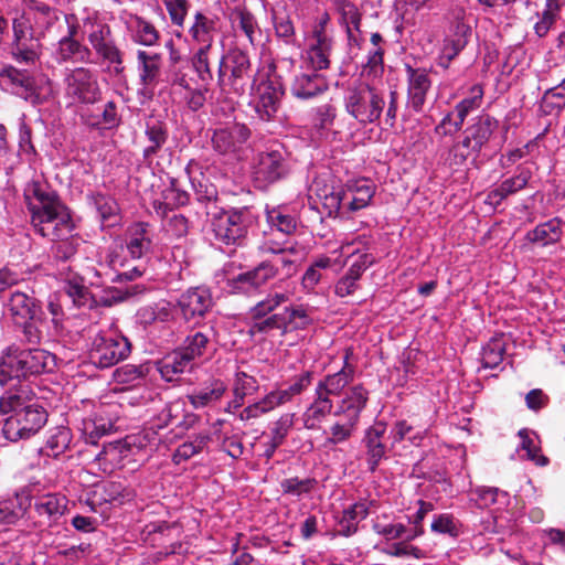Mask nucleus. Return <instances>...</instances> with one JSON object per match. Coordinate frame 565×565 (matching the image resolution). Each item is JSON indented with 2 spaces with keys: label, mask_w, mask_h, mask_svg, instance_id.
<instances>
[{
  "label": "nucleus",
  "mask_w": 565,
  "mask_h": 565,
  "mask_svg": "<svg viewBox=\"0 0 565 565\" xmlns=\"http://www.w3.org/2000/svg\"><path fill=\"white\" fill-rule=\"evenodd\" d=\"M157 214L161 215L164 220L163 227L166 232L175 238H181L188 235L190 228V222L181 213H177L173 210H167L163 203H154Z\"/></svg>",
  "instance_id": "ea45409f"
},
{
  "label": "nucleus",
  "mask_w": 565,
  "mask_h": 565,
  "mask_svg": "<svg viewBox=\"0 0 565 565\" xmlns=\"http://www.w3.org/2000/svg\"><path fill=\"white\" fill-rule=\"evenodd\" d=\"M79 23L75 15H65V31L52 51V57L58 65L68 63H87L90 61L92 50L78 39Z\"/></svg>",
  "instance_id": "1a4fd4ad"
},
{
  "label": "nucleus",
  "mask_w": 565,
  "mask_h": 565,
  "mask_svg": "<svg viewBox=\"0 0 565 565\" xmlns=\"http://www.w3.org/2000/svg\"><path fill=\"white\" fill-rule=\"evenodd\" d=\"M89 202L94 204L100 218L107 221L118 213V204L114 198L100 192H93L87 195Z\"/></svg>",
  "instance_id": "0e129e2a"
},
{
  "label": "nucleus",
  "mask_w": 565,
  "mask_h": 565,
  "mask_svg": "<svg viewBox=\"0 0 565 565\" xmlns=\"http://www.w3.org/2000/svg\"><path fill=\"white\" fill-rule=\"evenodd\" d=\"M52 243L50 250L53 260L56 263H68L75 258L84 241L74 231L70 236L56 239Z\"/></svg>",
  "instance_id": "a19ab883"
},
{
  "label": "nucleus",
  "mask_w": 565,
  "mask_h": 565,
  "mask_svg": "<svg viewBox=\"0 0 565 565\" xmlns=\"http://www.w3.org/2000/svg\"><path fill=\"white\" fill-rule=\"evenodd\" d=\"M26 501V498L23 501L19 495H15L14 499L0 501V524L11 525L17 523L30 505Z\"/></svg>",
  "instance_id": "603ef678"
},
{
  "label": "nucleus",
  "mask_w": 565,
  "mask_h": 565,
  "mask_svg": "<svg viewBox=\"0 0 565 565\" xmlns=\"http://www.w3.org/2000/svg\"><path fill=\"white\" fill-rule=\"evenodd\" d=\"M212 45L205 44L193 54L191 63L194 72L200 81L204 84H210L213 79V73L210 65V52Z\"/></svg>",
  "instance_id": "6e6d98bb"
},
{
  "label": "nucleus",
  "mask_w": 565,
  "mask_h": 565,
  "mask_svg": "<svg viewBox=\"0 0 565 565\" xmlns=\"http://www.w3.org/2000/svg\"><path fill=\"white\" fill-rule=\"evenodd\" d=\"M121 118L118 114V107L114 100H109L104 105L102 114L93 115L87 120V122L93 127H103L107 129L118 127Z\"/></svg>",
  "instance_id": "bf43d9fd"
},
{
  "label": "nucleus",
  "mask_w": 565,
  "mask_h": 565,
  "mask_svg": "<svg viewBox=\"0 0 565 565\" xmlns=\"http://www.w3.org/2000/svg\"><path fill=\"white\" fill-rule=\"evenodd\" d=\"M258 388L259 383L254 376L247 374L244 371L236 372L232 385V391L233 395H236L238 399H245L246 396L256 393Z\"/></svg>",
  "instance_id": "774afa93"
},
{
  "label": "nucleus",
  "mask_w": 565,
  "mask_h": 565,
  "mask_svg": "<svg viewBox=\"0 0 565 565\" xmlns=\"http://www.w3.org/2000/svg\"><path fill=\"white\" fill-rule=\"evenodd\" d=\"M343 103L345 111L361 125L379 121L386 106L382 93L369 83L349 86Z\"/></svg>",
  "instance_id": "423d86ee"
},
{
  "label": "nucleus",
  "mask_w": 565,
  "mask_h": 565,
  "mask_svg": "<svg viewBox=\"0 0 565 565\" xmlns=\"http://www.w3.org/2000/svg\"><path fill=\"white\" fill-rule=\"evenodd\" d=\"M87 24L90 25L87 39L92 49L103 62L113 65L116 74H120L124 71L122 53L111 36L110 26L103 22L90 21L89 19H86L84 22L85 26Z\"/></svg>",
  "instance_id": "f8f14e48"
},
{
  "label": "nucleus",
  "mask_w": 565,
  "mask_h": 565,
  "mask_svg": "<svg viewBox=\"0 0 565 565\" xmlns=\"http://www.w3.org/2000/svg\"><path fill=\"white\" fill-rule=\"evenodd\" d=\"M146 137L150 142L143 151L145 160L152 159L168 140V130L162 122L148 124L146 127Z\"/></svg>",
  "instance_id": "09e8293b"
},
{
  "label": "nucleus",
  "mask_w": 565,
  "mask_h": 565,
  "mask_svg": "<svg viewBox=\"0 0 565 565\" xmlns=\"http://www.w3.org/2000/svg\"><path fill=\"white\" fill-rule=\"evenodd\" d=\"M332 49L331 39L326 34L322 28L315 30L313 43L307 52L308 60L315 72L326 70L330 65V53Z\"/></svg>",
  "instance_id": "72a5a7b5"
},
{
  "label": "nucleus",
  "mask_w": 565,
  "mask_h": 565,
  "mask_svg": "<svg viewBox=\"0 0 565 565\" xmlns=\"http://www.w3.org/2000/svg\"><path fill=\"white\" fill-rule=\"evenodd\" d=\"M347 263L349 267L345 273L360 280L365 270L375 263V257L367 248L363 252L354 249L348 255Z\"/></svg>",
  "instance_id": "5fc2aeb1"
},
{
  "label": "nucleus",
  "mask_w": 565,
  "mask_h": 565,
  "mask_svg": "<svg viewBox=\"0 0 565 565\" xmlns=\"http://www.w3.org/2000/svg\"><path fill=\"white\" fill-rule=\"evenodd\" d=\"M68 500L60 493H46L35 498L34 510L40 516L56 521L67 509Z\"/></svg>",
  "instance_id": "c9c22d12"
},
{
  "label": "nucleus",
  "mask_w": 565,
  "mask_h": 565,
  "mask_svg": "<svg viewBox=\"0 0 565 565\" xmlns=\"http://www.w3.org/2000/svg\"><path fill=\"white\" fill-rule=\"evenodd\" d=\"M352 356V348H347L341 370L328 374L317 382L313 398L303 413L306 428H319L326 417L332 414L334 408L332 397L340 396L343 390L354 380L356 366L351 362Z\"/></svg>",
  "instance_id": "7ed1b4c3"
},
{
  "label": "nucleus",
  "mask_w": 565,
  "mask_h": 565,
  "mask_svg": "<svg viewBox=\"0 0 565 565\" xmlns=\"http://www.w3.org/2000/svg\"><path fill=\"white\" fill-rule=\"evenodd\" d=\"M72 431L68 427L58 426L49 430L44 450L47 456L58 457L71 447Z\"/></svg>",
  "instance_id": "49530a36"
},
{
  "label": "nucleus",
  "mask_w": 565,
  "mask_h": 565,
  "mask_svg": "<svg viewBox=\"0 0 565 565\" xmlns=\"http://www.w3.org/2000/svg\"><path fill=\"white\" fill-rule=\"evenodd\" d=\"M471 35V26L457 19L445 38L438 65L448 68L450 62L466 47Z\"/></svg>",
  "instance_id": "4be33fe9"
},
{
  "label": "nucleus",
  "mask_w": 565,
  "mask_h": 565,
  "mask_svg": "<svg viewBox=\"0 0 565 565\" xmlns=\"http://www.w3.org/2000/svg\"><path fill=\"white\" fill-rule=\"evenodd\" d=\"M216 22L217 20L202 12L194 14V22L191 25L189 33L191 38L202 44L213 45L214 36L216 34Z\"/></svg>",
  "instance_id": "c03bdc74"
},
{
  "label": "nucleus",
  "mask_w": 565,
  "mask_h": 565,
  "mask_svg": "<svg viewBox=\"0 0 565 565\" xmlns=\"http://www.w3.org/2000/svg\"><path fill=\"white\" fill-rule=\"evenodd\" d=\"M322 204L327 210L329 216L337 215L341 209L345 207V201L348 200V192L342 186H332L330 191L326 189L323 191Z\"/></svg>",
  "instance_id": "e2e57ef3"
},
{
  "label": "nucleus",
  "mask_w": 565,
  "mask_h": 565,
  "mask_svg": "<svg viewBox=\"0 0 565 565\" xmlns=\"http://www.w3.org/2000/svg\"><path fill=\"white\" fill-rule=\"evenodd\" d=\"M335 12L339 15V23L345 29L348 44L352 50L353 46H360L356 32H360L362 13L355 3L350 0H332Z\"/></svg>",
  "instance_id": "a878e982"
},
{
  "label": "nucleus",
  "mask_w": 565,
  "mask_h": 565,
  "mask_svg": "<svg viewBox=\"0 0 565 565\" xmlns=\"http://www.w3.org/2000/svg\"><path fill=\"white\" fill-rule=\"evenodd\" d=\"M274 330H281L282 333L288 331L284 311L249 323L250 334L269 333Z\"/></svg>",
  "instance_id": "680f3d73"
},
{
  "label": "nucleus",
  "mask_w": 565,
  "mask_h": 565,
  "mask_svg": "<svg viewBox=\"0 0 565 565\" xmlns=\"http://www.w3.org/2000/svg\"><path fill=\"white\" fill-rule=\"evenodd\" d=\"M273 23L275 35L286 45H296V29L291 18L288 14L273 13Z\"/></svg>",
  "instance_id": "052dcab7"
},
{
  "label": "nucleus",
  "mask_w": 565,
  "mask_h": 565,
  "mask_svg": "<svg viewBox=\"0 0 565 565\" xmlns=\"http://www.w3.org/2000/svg\"><path fill=\"white\" fill-rule=\"evenodd\" d=\"M531 177L532 173L530 170L521 169L516 175L505 179L500 183V185L493 189L489 193V199L495 201L497 203L501 202L509 195H512L524 189L527 185Z\"/></svg>",
  "instance_id": "37998d69"
},
{
  "label": "nucleus",
  "mask_w": 565,
  "mask_h": 565,
  "mask_svg": "<svg viewBox=\"0 0 565 565\" xmlns=\"http://www.w3.org/2000/svg\"><path fill=\"white\" fill-rule=\"evenodd\" d=\"M65 292L77 308L95 307L96 301L90 294L89 289L83 284L82 278H74L68 280L65 285Z\"/></svg>",
  "instance_id": "8fccbe9b"
},
{
  "label": "nucleus",
  "mask_w": 565,
  "mask_h": 565,
  "mask_svg": "<svg viewBox=\"0 0 565 565\" xmlns=\"http://www.w3.org/2000/svg\"><path fill=\"white\" fill-rule=\"evenodd\" d=\"M158 371L166 382H174L180 375L193 369L194 363L177 348L162 358L158 363Z\"/></svg>",
  "instance_id": "7c9ffc66"
},
{
  "label": "nucleus",
  "mask_w": 565,
  "mask_h": 565,
  "mask_svg": "<svg viewBox=\"0 0 565 565\" xmlns=\"http://www.w3.org/2000/svg\"><path fill=\"white\" fill-rule=\"evenodd\" d=\"M23 199L26 209L30 212L31 220L33 216L63 203L56 191L52 189L43 175H34L25 183L23 189Z\"/></svg>",
  "instance_id": "dca6fc26"
},
{
  "label": "nucleus",
  "mask_w": 565,
  "mask_h": 565,
  "mask_svg": "<svg viewBox=\"0 0 565 565\" xmlns=\"http://www.w3.org/2000/svg\"><path fill=\"white\" fill-rule=\"evenodd\" d=\"M140 438L127 436L125 439L116 440L104 446L103 451L98 455V459L108 460L111 463H118L120 460L126 458L132 448L141 449L146 445L139 441Z\"/></svg>",
  "instance_id": "58836bf2"
},
{
  "label": "nucleus",
  "mask_w": 565,
  "mask_h": 565,
  "mask_svg": "<svg viewBox=\"0 0 565 565\" xmlns=\"http://www.w3.org/2000/svg\"><path fill=\"white\" fill-rule=\"evenodd\" d=\"M279 275L274 262L264 260L250 270L238 274L230 280V286L237 292L248 294Z\"/></svg>",
  "instance_id": "6ab92c4d"
},
{
  "label": "nucleus",
  "mask_w": 565,
  "mask_h": 565,
  "mask_svg": "<svg viewBox=\"0 0 565 565\" xmlns=\"http://www.w3.org/2000/svg\"><path fill=\"white\" fill-rule=\"evenodd\" d=\"M212 306L210 291L199 287L186 290L178 300V307L186 321L203 318Z\"/></svg>",
  "instance_id": "b1692460"
},
{
  "label": "nucleus",
  "mask_w": 565,
  "mask_h": 565,
  "mask_svg": "<svg viewBox=\"0 0 565 565\" xmlns=\"http://www.w3.org/2000/svg\"><path fill=\"white\" fill-rule=\"evenodd\" d=\"M213 339V328L204 326L200 329H191L178 348L195 364L198 361L211 358L215 351Z\"/></svg>",
  "instance_id": "a211bd4d"
},
{
  "label": "nucleus",
  "mask_w": 565,
  "mask_h": 565,
  "mask_svg": "<svg viewBox=\"0 0 565 565\" xmlns=\"http://www.w3.org/2000/svg\"><path fill=\"white\" fill-rule=\"evenodd\" d=\"M290 170L285 153L268 150L257 154L253 167V178L259 188H266L288 175Z\"/></svg>",
  "instance_id": "4468645a"
},
{
  "label": "nucleus",
  "mask_w": 565,
  "mask_h": 565,
  "mask_svg": "<svg viewBox=\"0 0 565 565\" xmlns=\"http://www.w3.org/2000/svg\"><path fill=\"white\" fill-rule=\"evenodd\" d=\"M130 349V342L122 335H97L89 351V361L99 369H107L125 360Z\"/></svg>",
  "instance_id": "ddd939ff"
},
{
  "label": "nucleus",
  "mask_w": 565,
  "mask_h": 565,
  "mask_svg": "<svg viewBox=\"0 0 565 565\" xmlns=\"http://www.w3.org/2000/svg\"><path fill=\"white\" fill-rule=\"evenodd\" d=\"M31 224L36 234L51 242L65 238L75 231L71 212L64 203L33 216Z\"/></svg>",
  "instance_id": "9b49d317"
},
{
  "label": "nucleus",
  "mask_w": 565,
  "mask_h": 565,
  "mask_svg": "<svg viewBox=\"0 0 565 565\" xmlns=\"http://www.w3.org/2000/svg\"><path fill=\"white\" fill-rule=\"evenodd\" d=\"M252 136L250 129L243 122H227L213 130L211 142L215 152L222 156H236Z\"/></svg>",
  "instance_id": "2eb2a0df"
},
{
  "label": "nucleus",
  "mask_w": 565,
  "mask_h": 565,
  "mask_svg": "<svg viewBox=\"0 0 565 565\" xmlns=\"http://www.w3.org/2000/svg\"><path fill=\"white\" fill-rule=\"evenodd\" d=\"M505 353V345L502 338H492L483 348L481 362L484 369H494L502 361Z\"/></svg>",
  "instance_id": "13d9d810"
},
{
  "label": "nucleus",
  "mask_w": 565,
  "mask_h": 565,
  "mask_svg": "<svg viewBox=\"0 0 565 565\" xmlns=\"http://www.w3.org/2000/svg\"><path fill=\"white\" fill-rule=\"evenodd\" d=\"M0 87L31 103L39 99L34 76L10 64L0 70Z\"/></svg>",
  "instance_id": "f3484780"
},
{
  "label": "nucleus",
  "mask_w": 565,
  "mask_h": 565,
  "mask_svg": "<svg viewBox=\"0 0 565 565\" xmlns=\"http://www.w3.org/2000/svg\"><path fill=\"white\" fill-rule=\"evenodd\" d=\"M284 93V86L277 77H270L259 84L254 109L260 120L269 121L275 117Z\"/></svg>",
  "instance_id": "aec40b11"
},
{
  "label": "nucleus",
  "mask_w": 565,
  "mask_h": 565,
  "mask_svg": "<svg viewBox=\"0 0 565 565\" xmlns=\"http://www.w3.org/2000/svg\"><path fill=\"white\" fill-rule=\"evenodd\" d=\"M252 63L248 54L235 47L218 61L217 86L222 93L243 95L250 79Z\"/></svg>",
  "instance_id": "0eeeda50"
},
{
  "label": "nucleus",
  "mask_w": 565,
  "mask_h": 565,
  "mask_svg": "<svg viewBox=\"0 0 565 565\" xmlns=\"http://www.w3.org/2000/svg\"><path fill=\"white\" fill-rule=\"evenodd\" d=\"M369 401V392L362 384L350 387L333 412L335 417H348L359 423L362 411Z\"/></svg>",
  "instance_id": "cd10ccee"
},
{
  "label": "nucleus",
  "mask_w": 565,
  "mask_h": 565,
  "mask_svg": "<svg viewBox=\"0 0 565 565\" xmlns=\"http://www.w3.org/2000/svg\"><path fill=\"white\" fill-rule=\"evenodd\" d=\"M257 216L247 206L221 210L211 218L214 239L226 246H243L249 228L256 223Z\"/></svg>",
  "instance_id": "39448f33"
},
{
  "label": "nucleus",
  "mask_w": 565,
  "mask_h": 565,
  "mask_svg": "<svg viewBox=\"0 0 565 565\" xmlns=\"http://www.w3.org/2000/svg\"><path fill=\"white\" fill-rule=\"evenodd\" d=\"M125 23L130 30L135 42L146 46L157 44L159 32L151 22L137 14H129Z\"/></svg>",
  "instance_id": "4c0bfd02"
},
{
  "label": "nucleus",
  "mask_w": 565,
  "mask_h": 565,
  "mask_svg": "<svg viewBox=\"0 0 565 565\" xmlns=\"http://www.w3.org/2000/svg\"><path fill=\"white\" fill-rule=\"evenodd\" d=\"M266 217L271 230L275 228L286 235H291L297 230V217L295 214L290 213L286 206L267 207Z\"/></svg>",
  "instance_id": "a18cd8bd"
},
{
  "label": "nucleus",
  "mask_w": 565,
  "mask_h": 565,
  "mask_svg": "<svg viewBox=\"0 0 565 565\" xmlns=\"http://www.w3.org/2000/svg\"><path fill=\"white\" fill-rule=\"evenodd\" d=\"M113 428L114 423L110 419L95 414L83 420L82 431L86 443L95 445L100 437L110 433Z\"/></svg>",
  "instance_id": "de8ad7c7"
},
{
  "label": "nucleus",
  "mask_w": 565,
  "mask_h": 565,
  "mask_svg": "<svg viewBox=\"0 0 565 565\" xmlns=\"http://www.w3.org/2000/svg\"><path fill=\"white\" fill-rule=\"evenodd\" d=\"M338 418L339 419L329 428L328 437L326 438V446H335L348 441L352 437L359 424L348 417Z\"/></svg>",
  "instance_id": "3c124183"
},
{
  "label": "nucleus",
  "mask_w": 565,
  "mask_h": 565,
  "mask_svg": "<svg viewBox=\"0 0 565 565\" xmlns=\"http://www.w3.org/2000/svg\"><path fill=\"white\" fill-rule=\"evenodd\" d=\"M226 390L227 386L222 380L214 379L189 394L188 399L194 408L212 406L224 396Z\"/></svg>",
  "instance_id": "f704fd0d"
},
{
  "label": "nucleus",
  "mask_w": 565,
  "mask_h": 565,
  "mask_svg": "<svg viewBox=\"0 0 565 565\" xmlns=\"http://www.w3.org/2000/svg\"><path fill=\"white\" fill-rule=\"evenodd\" d=\"M0 414H10L2 424V434L10 441L29 439L36 435L47 422V411L29 391L20 386L0 396Z\"/></svg>",
  "instance_id": "f03ea898"
},
{
  "label": "nucleus",
  "mask_w": 565,
  "mask_h": 565,
  "mask_svg": "<svg viewBox=\"0 0 565 565\" xmlns=\"http://www.w3.org/2000/svg\"><path fill=\"white\" fill-rule=\"evenodd\" d=\"M139 81L143 94H152L161 75V56L157 53L137 52Z\"/></svg>",
  "instance_id": "bb28decb"
},
{
  "label": "nucleus",
  "mask_w": 565,
  "mask_h": 565,
  "mask_svg": "<svg viewBox=\"0 0 565 565\" xmlns=\"http://www.w3.org/2000/svg\"><path fill=\"white\" fill-rule=\"evenodd\" d=\"M384 47L371 49L366 55V61L362 63V76L370 78L381 77L384 72Z\"/></svg>",
  "instance_id": "69168bd1"
},
{
  "label": "nucleus",
  "mask_w": 565,
  "mask_h": 565,
  "mask_svg": "<svg viewBox=\"0 0 565 565\" xmlns=\"http://www.w3.org/2000/svg\"><path fill=\"white\" fill-rule=\"evenodd\" d=\"M152 245L149 224L138 222L128 227L126 233V248L132 259H141L150 252Z\"/></svg>",
  "instance_id": "c85d7f7f"
},
{
  "label": "nucleus",
  "mask_w": 565,
  "mask_h": 565,
  "mask_svg": "<svg viewBox=\"0 0 565 565\" xmlns=\"http://www.w3.org/2000/svg\"><path fill=\"white\" fill-rule=\"evenodd\" d=\"M23 371L26 376L52 372L56 366V358L43 349H22Z\"/></svg>",
  "instance_id": "2f4dec72"
},
{
  "label": "nucleus",
  "mask_w": 565,
  "mask_h": 565,
  "mask_svg": "<svg viewBox=\"0 0 565 565\" xmlns=\"http://www.w3.org/2000/svg\"><path fill=\"white\" fill-rule=\"evenodd\" d=\"M562 237L561 221L552 218L545 223L539 224L534 230L526 233L525 238L541 246H546L558 242Z\"/></svg>",
  "instance_id": "79ce46f5"
},
{
  "label": "nucleus",
  "mask_w": 565,
  "mask_h": 565,
  "mask_svg": "<svg viewBox=\"0 0 565 565\" xmlns=\"http://www.w3.org/2000/svg\"><path fill=\"white\" fill-rule=\"evenodd\" d=\"M500 127L498 119L489 114L477 116L462 131V139L455 141L448 150L449 167H462L470 156L478 158L493 139Z\"/></svg>",
  "instance_id": "20e7f679"
},
{
  "label": "nucleus",
  "mask_w": 565,
  "mask_h": 565,
  "mask_svg": "<svg viewBox=\"0 0 565 565\" xmlns=\"http://www.w3.org/2000/svg\"><path fill=\"white\" fill-rule=\"evenodd\" d=\"M22 349L17 345L6 348L0 354V384L6 385L13 379L25 377Z\"/></svg>",
  "instance_id": "473e14b6"
},
{
  "label": "nucleus",
  "mask_w": 565,
  "mask_h": 565,
  "mask_svg": "<svg viewBox=\"0 0 565 565\" xmlns=\"http://www.w3.org/2000/svg\"><path fill=\"white\" fill-rule=\"evenodd\" d=\"M407 73V106L415 113H420L431 87V81L425 68H414L406 65Z\"/></svg>",
  "instance_id": "5701e85b"
},
{
  "label": "nucleus",
  "mask_w": 565,
  "mask_h": 565,
  "mask_svg": "<svg viewBox=\"0 0 565 565\" xmlns=\"http://www.w3.org/2000/svg\"><path fill=\"white\" fill-rule=\"evenodd\" d=\"M312 381L313 372L310 370H302L295 374L287 382V386L273 390L262 399L252 404L256 417L258 418L279 406L292 402L312 385Z\"/></svg>",
  "instance_id": "9d476101"
},
{
  "label": "nucleus",
  "mask_w": 565,
  "mask_h": 565,
  "mask_svg": "<svg viewBox=\"0 0 565 565\" xmlns=\"http://www.w3.org/2000/svg\"><path fill=\"white\" fill-rule=\"evenodd\" d=\"M4 306L14 323L36 319L40 316H43L41 301L35 298L33 291H10Z\"/></svg>",
  "instance_id": "412c9836"
},
{
  "label": "nucleus",
  "mask_w": 565,
  "mask_h": 565,
  "mask_svg": "<svg viewBox=\"0 0 565 565\" xmlns=\"http://www.w3.org/2000/svg\"><path fill=\"white\" fill-rule=\"evenodd\" d=\"M65 15L43 2H33L29 10L12 20L11 55L21 64L33 65L41 56V40L54 30L65 29Z\"/></svg>",
  "instance_id": "f257e3e1"
},
{
  "label": "nucleus",
  "mask_w": 565,
  "mask_h": 565,
  "mask_svg": "<svg viewBox=\"0 0 565 565\" xmlns=\"http://www.w3.org/2000/svg\"><path fill=\"white\" fill-rule=\"evenodd\" d=\"M233 25L236 32H241L245 35L252 46L260 44L263 32L257 19L250 11L246 9L236 10L234 13Z\"/></svg>",
  "instance_id": "e433bc0d"
},
{
  "label": "nucleus",
  "mask_w": 565,
  "mask_h": 565,
  "mask_svg": "<svg viewBox=\"0 0 565 565\" xmlns=\"http://www.w3.org/2000/svg\"><path fill=\"white\" fill-rule=\"evenodd\" d=\"M483 94L484 93L481 85H473L469 90V95L456 104L454 109L460 119L466 121L467 117L471 113L478 110L481 107L483 103Z\"/></svg>",
  "instance_id": "4d7b16f0"
},
{
  "label": "nucleus",
  "mask_w": 565,
  "mask_h": 565,
  "mask_svg": "<svg viewBox=\"0 0 565 565\" xmlns=\"http://www.w3.org/2000/svg\"><path fill=\"white\" fill-rule=\"evenodd\" d=\"M64 97L72 105H95L102 100L96 71L86 66L66 68L63 74Z\"/></svg>",
  "instance_id": "6e6552de"
},
{
  "label": "nucleus",
  "mask_w": 565,
  "mask_h": 565,
  "mask_svg": "<svg viewBox=\"0 0 565 565\" xmlns=\"http://www.w3.org/2000/svg\"><path fill=\"white\" fill-rule=\"evenodd\" d=\"M386 430L385 423L376 422L364 433L362 443L365 447V461L371 472L377 469L381 460L386 455V446L383 441Z\"/></svg>",
  "instance_id": "393cba45"
},
{
  "label": "nucleus",
  "mask_w": 565,
  "mask_h": 565,
  "mask_svg": "<svg viewBox=\"0 0 565 565\" xmlns=\"http://www.w3.org/2000/svg\"><path fill=\"white\" fill-rule=\"evenodd\" d=\"M288 300V296L281 292H274L267 295L264 300L257 302L250 308L248 316L250 322H255L259 319L270 316V313L277 309L280 305Z\"/></svg>",
  "instance_id": "864d4df0"
},
{
  "label": "nucleus",
  "mask_w": 565,
  "mask_h": 565,
  "mask_svg": "<svg viewBox=\"0 0 565 565\" xmlns=\"http://www.w3.org/2000/svg\"><path fill=\"white\" fill-rule=\"evenodd\" d=\"M465 124L463 119H460L455 109L446 113L438 125L435 126L434 132L439 138L454 137L462 129Z\"/></svg>",
  "instance_id": "338daca9"
},
{
  "label": "nucleus",
  "mask_w": 565,
  "mask_h": 565,
  "mask_svg": "<svg viewBox=\"0 0 565 565\" xmlns=\"http://www.w3.org/2000/svg\"><path fill=\"white\" fill-rule=\"evenodd\" d=\"M327 89V79L315 71L297 75L291 85V94L298 99L313 98Z\"/></svg>",
  "instance_id": "c756f323"
}]
</instances>
